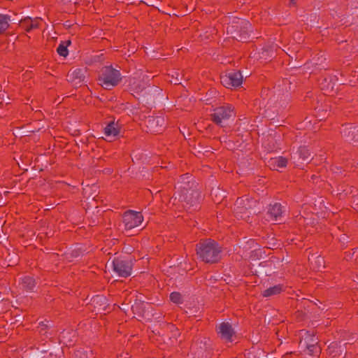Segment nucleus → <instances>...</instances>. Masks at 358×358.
I'll return each mask as SVG.
<instances>
[{"instance_id":"obj_1","label":"nucleus","mask_w":358,"mask_h":358,"mask_svg":"<svg viewBox=\"0 0 358 358\" xmlns=\"http://www.w3.org/2000/svg\"><path fill=\"white\" fill-rule=\"evenodd\" d=\"M222 248L215 241L201 240L196 245V255L205 263L215 264L222 257Z\"/></svg>"},{"instance_id":"obj_2","label":"nucleus","mask_w":358,"mask_h":358,"mask_svg":"<svg viewBox=\"0 0 358 358\" xmlns=\"http://www.w3.org/2000/svg\"><path fill=\"white\" fill-rule=\"evenodd\" d=\"M98 80L104 89L111 90L120 82L121 74L111 66H104L101 70Z\"/></svg>"},{"instance_id":"obj_3","label":"nucleus","mask_w":358,"mask_h":358,"mask_svg":"<svg viewBox=\"0 0 358 358\" xmlns=\"http://www.w3.org/2000/svg\"><path fill=\"white\" fill-rule=\"evenodd\" d=\"M210 116L212 121L215 124L222 127L223 122L236 116L235 108L231 104L224 103L215 108Z\"/></svg>"},{"instance_id":"obj_4","label":"nucleus","mask_w":358,"mask_h":358,"mask_svg":"<svg viewBox=\"0 0 358 358\" xmlns=\"http://www.w3.org/2000/svg\"><path fill=\"white\" fill-rule=\"evenodd\" d=\"M256 201L249 199L248 198H239L234 204V214L237 219L243 220L245 222L250 221V211L252 203Z\"/></svg>"},{"instance_id":"obj_5","label":"nucleus","mask_w":358,"mask_h":358,"mask_svg":"<svg viewBox=\"0 0 358 358\" xmlns=\"http://www.w3.org/2000/svg\"><path fill=\"white\" fill-rule=\"evenodd\" d=\"M113 271L119 276L127 278L131 274L132 262L120 258H115L113 260Z\"/></svg>"},{"instance_id":"obj_6","label":"nucleus","mask_w":358,"mask_h":358,"mask_svg":"<svg viewBox=\"0 0 358 358\" xmlns=\"http://www.w3.org/2000/svg\"><path fill=\"white\" fill-rule=\"evenodd\" d=\"M220 81L227 88L237 87L243 83V76L239 71H230L222 75Z\"/></svg>"},{"instance_id":"obj_7","label":"nucleus","mask_w":358,"mask_h":358,"mask_svg":"<svg viewBox=\"0 0 358 358\" xmlns=\"http://www.w3.org/2000/svg\"><path fill=\"white\" fill-rule=\"evenodd\" d=\"M123 223L126 229H131L139 226L143 221V217L140 212L128 210L123 215Z\"/></svg>"},{"instance_id":"obj_8","label":"nucleus","mask_w":358,"mask_h":358,"mask_svg":"<svg viewBox=\"0 0 358 358\" xmlns=\"http://www.w3.org/2000/svg\"><path fill=\"white\" fill-rule=\"evenodd\" d=\"M145 124L148 132L161 133L165 127V120L162 116H149L145 120Z\"/></svg>"},{"instance_id":"obj_9","label":"nucleus","mask_w":358,"mask_h":358,"mask_svg":"<svg viewBox=\"0 0 358 358\" xmlns=\"http://www.w3.org/2000/svg\"><path fill=\"white\" fill-rule=\"evenodd\" d=\"M179 199L191 206H195V208H196L199 204V193L196 190L187 189L184 187V190L180 194Z\"/></svg>"},{"instance_id":"obj_10","label":"nucleus","mask_w":358,"mask_h":358,"mask_svg":"<svg viewBox=\"0 0 358 358\" xmlns=\"http://www.w3.org/2000/svg\"><path fill=\"white\" fill-rule=\"evenodd\" d=\"M217 334L222 339L227 342H231L232 337L234 335V331L229 322H222L217 328Z\"/></svg>"},{"instance_id":"obj_11","label":"nucleus","mask_w":358,"mask_h":358,"mask_svg":"<svg viewBox=\"0 0 358 358\" xmlns=\"http://www.w3.org/2000/svg\"><path fill=\"white\" fill-rule=\"evenodd\" d=\"M282 213L283 211L280 203H275L273 205H270L267 211L268 220L273 222L280 221L281 220Z\"/></svg>"},{"instance_id":"obj_12","label":"nucleus","mask_w":358,"mask_h":358,"mask_svg":"<svg viewBox=\"0 0 358 358\" xmlns=\"http://www.w3.org/2000/svg\"><path fill=\"white\" fill-rule=\"evenodd\" d=\"M41 20V18L39 17L31 19V17H28L22 20L20 22V25L26 31L29 32L33 29H38L39 27L40 22Z\"/></svg>"},{"instance_id":"obj_13","label":"nucleus","mask_w":358,"mask_h":358,"mask_svg":"<svg viewBox=\"0 0 358 358\" xmlns=\"http://www.w3.org/2000/svg\"><path fill=\"white\" fill-rule=\"evenodd\" d=\"M76 334V331L72 329L64 330L59 334V341L66 345H71L75 341Z\"/></svg>"},{"instance_id":"obj_14","label":"nucleus","mask_w":358,"mask_h":358,"mask_svg":"<svg viewBox=\"0 0 358 358\" xmlns=\"http://www.w3.org/2000/svg\"><path fill=\"white\" fill-rule=\"evenodd\" d=\"M120 126L118 122L111 121L104 128V134L108 138H115L120 134Z\"/></svg>"},{"instance_id":"obj_15","label":"nucleus","mask_w":358,"mask_h":358,"mask_svg":"<svg viewBox=\"0 0 358 358\" xmlns=\"http://www.w3.org/2000/svg\"><path fill=\"white\" fill-rule=\"evenodd\" d=\"M287 164V159L283 157H278L271 158L268 162V166L270 169L278 170L280 168H284Z\"/></svg>"},{"instance_id":"obj_16","label":"nucleus","mask_w":358,"mask_h":358,"mask_svg":"<svg viewBox=\"0 0 358 358\" xmlns=\"http://www.w3.org/2000/svg\"><path fill=\"white\" fill-rule=\"evenodd\" d=\"M69 79L76 84L81 83L85 79L83 71L80 69H76L68 73Z\"/></svg>"},{"instance_id":"obj_17","label":"nucleus","mask_w":358,"mask_h":358,"mask_svg":"<svg viewBox=\"0 0 358 358\" xmlns=\"http://www.w3.org/2000/svg\"><path fill=\"white\" fill-rule=\"evenodd\" d=\"M307 344H303L306 348L307 353L309 355L315 356L320 352V348L317 345V339H313L311 342H306Z\"/></svg>"},{"instance_id":"obj_18","label":"nucleus","mask_w":358,"mask_h":358,"mask_svg":"<svg viewBox=\"0 0 358 358\" xmlns=\"http://www.w3.org/2000/svg\"><path fill=\"white\" fill-rule=\"evenodd\" d=\"M22 288L27 292L32 291L36 286L35 280L31 276H24L21 279Z\"/></svg>"},{"instance_id":"obj_19","label":"nucleus","mask_w":358,"mask_h":358,"mask_svg":"<svg viewBox=\"0 0 358 358\" xmlns=\"http://www.w3.org/2000/svg\"><path fill=\"white\" fill-rule=\"evenodd\" d=\"M251 28V24L248 21H242L241 26V33L238 35V41H245L248 38V34L250 29Z\"/></svg>"},{"instance_id":"obj_20","label":"nucleus","mask_w":358,"mask_h":358,"mask_svg":"<svg viewBox=\"0 0 358 358\" xmlns=\"http://www.w3.org/2000/svg\"><path fill=\"white\" fill-rule=\"evenodd\" d=\"M282 290L283 286L282 285H277L263 291L262 296L264 297H270L274 295L279 294Z\"/></svg>"},{"instance_id":"obj_21","label":"nucleus","mask_w":358,"mask_h":358,"mask_svg":"<svg viewBox=\"0 0 358 358\" xmlns=\"http://www.w3.org/2000/svg\"><path fill=\"white\" fill-rule=\"evenodd\" d=\"M296 155L303 161H308V159H310V152L306 146H301L300 148H299L296 152L294 153V156H292V157L295 158Z\"/></svg>"},{"instance_id":"obj_22","label":"nucleus","mask_w":358,"mask_h":358,"mask_svg":"<svg viewBox=\"0 0 358 358\" xmlns=\"http://www.w3.org/2000/svg\"><path fill=\"white\" fill-rule=\"evenodd\" d=\"M48 323V321H45V322L43 321L41 322H39L38 326L37 327L38 333L41 335L44 336L45 338H48L52 335V332H48V329L50 328Z\"/></svg>"},{"instance_id":"obj_23","label":"nucleus","mask_w":358,"mask_h":358,"mask_svg":"<svg viewBox=\"0 0 358 358\" xmlns=\"http://www.w3.org/2000/svg\"><path fill=\"white\" fill-rule=\"evenodd\" d=\"M300 335L301 336V339L300 341L301 345H303V344H307L306 342H311L313 339H317L313 332L310 333V331L302 330L301 331Z\"/></svg>"},{"instance_id":"obj_24","label":"nucleus","mask_w":358,"mask_h":358,"mask_svg":"<svg viewBox=\"0 0 358 358\" xmlns=\"http://www.w3.org/2000/svg\"><path fill=\"white\" fill-rule=\"evenodd\" d=\"M71 42L69 40L65 41H62L61 43L59 45V46L57 48V52L60 56L66 57L69 54L67 48L69 45H71Z\"/></svg>"},{"instance_id":"obj_25","label":"nucleus","mask_w":358,"mask_h":358,"mask_svg":"<svg viewBox=\"0 0 358 358\" xmlns=\"http://www.w3.org/2000/svg\"><path fill=\"white\" fill-rule=\"evenodd\" d=\"M340 348L341 347L338 346L337 343H332L328 347V354L333 357H335L337 355H340L341 353V350Z\"/></svg>"},{"instance_id":"obj_26","label":"nucleus","mask_w":358,"mask_h":358,"mask_svg":"<svg viewBox=\"0 0 358 358\" xmlns=\"http://www.w3.org/2000/svg\"><path fill=\"white\" fill-rule=\"evenodd\" d=\"M10 17L0 14V34L4 32L9 27Z\"/></svg>"},{"instance_id":"obj_27","label":"nucleus","mask_w":358,"mask_h":358,"mask_svg":"<svg viewBox=\"0 0 358 358\" xmlns=\"http://www.w3.org/2000/svg\"><path fill=\"white\" fill-rule=\"evenodd\" d=\"M170 299L172 302L177 304L182 303L183 302L182 294L178 292L171 293Z\"/></svg>"},{"instance_id":"obj_28","label":"nucleus","mask_w":358,"mask_h":358,"mask_svg":"<svg viewBox=\"0 0 358 358\" xmlns=\"http://www.w3.org/2000/svg\"><path fill=\"white\" fill-rule=\"evenodd\" d=\"M342 133L345 136L348 138V140H352L353 138H350V134H354L355 133H358V129L355 127H350L349 129H345Z\"/></svg>"},{"instance_id":"obj_29","label":"nucleus","mask_w":358,"mask_h":358,"mask_svg":"<svg viewBox=\"0 0 358 358\" xmlns=\"http://www.w3.org/2000/svg\"><path fill=\"white\" fill-rule=\"evenodd\" d=\"M73 358H88L87 355L83 350H78L74 352Z\"/></svg>"},{"instance_id":"obj_30","label":"nucleus","mask_w":358,"mask_h":358,"mask_svg":"<svg viewBox=\"0 0 358 358\" xmlns=\"http://www.w3.org/2000/svg\"><path fill=\"white\" fill-rule=\"evenodd\" d=\"M176 76H177L176 77V79H175V80H174V84H175V85L180 84V82H179V81H180V79L178 78V76H179V74L177 73H176Z\"/></svg>"},{"instance_id":"obj_31","label":"nucleus","mask_w":358,"mask_h":358,"mask_svg":"<svg viewBox=\"0 0 358 358\" xmlns=\"http://www.w3.org/2000/svg\"><path fill=\"white\" fill-rule=\"evenodd\" d=\"M105 300V299L103 297V296H96L94 299V301H96V300Z\"/></svg>"},{"instance_id":"obj_32","label":"nucleus","mask_w":358,"mask_h":358,"mask_svg":"<svg viewBox=\"0 0 358 358\" xmlns=\"http://www.w3.org/2000/svg\"><path fill=\"white\" fill-rule=\"evenodd\" d=\"M317 262H318L319 263H322V264L324 263V260H323V259H322V258H321L320 257H317Z\"/></svg>"},{"instance_id":"obj_33","label":"nucleus","mask_w":358,"mask_h":358,"mask_svg":"<svg viewBox=\"0 0 358 358\" xmlns=\"http://www.w3.org/2000/svg\"><path fill=\"white\" fill-rule=\"evenodd\" d=\"M345 258L346 259L347 261H349L350 260V259H351L352 257H350V255L346 254Z\"/></svg>"},{"instance_id":"obj_34","label":"nucleus","mask_w":358,"mask_h":358,"mask_svg":"<svg viewBox=\"0 0 358 358\" xmlns=\"http://www.w3.org/2000/svg\"><path fill=\"white\" fill-rule=\"evenodd\" d=\"M282 358H286V357H282Z\"/></svg>"}]
</instances>
